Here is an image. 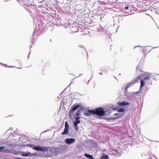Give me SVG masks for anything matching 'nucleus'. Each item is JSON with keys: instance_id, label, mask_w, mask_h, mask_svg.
I'll use <instances>...</instances> for the list:
<instances>
[{"instance_id": "nucleus-40", "label": "nucleus", "mask_w": 159, "mask_h": 159, "mask_svg": "<svg viewBox=\"0 0 159 159\" xmlns=\"http://www.w3.org/2000/svg\"><path fill=\"white\" fill-rule=\"evenodd\" d=\"M110 28H111L110 27H109L108 29H109Z\"/></svg>"}, {"instance_id": "nucleus-16", "label": "nucleus", "mask_w": 159, "mask_h": 159, "mask_svg": "<svg viewBox=\"0 0 159 159\" xmlns=\"http://www.w3.org/2000/svg\"><path fill=\"white\" fill-rule=\"evenodd\" d=\"M115 151L117 154V155H120V148H118L117 149H115Z\"/></svg>"}, {"instance_id": "nucleus-5", "label": "nucleus", "mask_w": 159, "mask_h": 159, "mask_svg": "<svg viewBox=\"0 0 159 159\" xmlns=\"http://www.w3.org/2000/svg\"><path fill=\"white\" fill-rule=\"evenodd\" d=\"M40 28V25L39 24H38V26H37V27L35 28L34 33L33 34V36L32 38H31V41L32 42V43L33 44V43L34 42L35 40V39L34 37V36L35 35V33H39V34L40 33V31H39V29Z\"/></svg>"}, {"instance_id": "nucleus-38", "label": "nucleus", "mask_w": 159, "mask_h": 159, "mask_svg": "<svg viewBox=\"0 0 159 159\" xmlns=\"http://www.w3.org/2000/svg\"><path fill=\"white\" fill-rule=\"evenodd\" d=\"M30 53H29V56H28V57H29V55H30Z\"/></svg>"}, {"instance_id": "nucleus-20", "label": "nucleus", "mask_w": 159, "mask_h": 159, "mask_svg": "<svg viewBox=\"0 0 159 159\" xmlns=\"http://www.w3.org/2000/svg\"><path fill=\"white\" fill-rule=\"evenodd\" d=\"M114 116L118 115V116L116 117V118H120L121 116V115L119 113H116L114 115Z\"/></svg>"}, {"instance_id": "nucleus-34", "label": "nucleus", "mask_w": 159, "mask_h": 159, "mask_svg": "<svg viewBox=\"0 0 159 159\" xmlns=\"http://www.w3.org/2000/svg\"><path fill=\"white\" fill-rule=\"evenodd\" d=\"M138 66H137V67H136V70H137L138 69Z\"/></svg>"}, {"instance_id": "nucleus-2", "label": "nucleus", "mask_w": 159, "mask_h": 159, "mask_svg": "<svg viewBox=\"0 0 159 159\" xmlns=\"http://www.w3.org/2000/svg\"><path fill=\"white\" fill-rule=\"evenodd\" d=\"M140 75H143V77H141L142 78L140 79L139 80H139H141L140 81V90L142 89L143 87L145 85V83L146 82L147 84L151 85L152 84V81L150 80V79L149 76L144 77V75H140Z\"/></svg>"}, {"instance_id": "nucleus-22", "label": "nucleus", "mask_w": 159, "mask_h": 159, "mask_svg": "<svg viewBox=\"0 0 159 159\" xmlns=\"http://www.w3.org/2000/svg\"><path fill=\"white\" fill-rule=\"evenodd\" d=\"M5 146H1L0 147V152L3 149L5 148Z\"/></svg>"}, {"instance_id": "nucleus-29", "label": "nucleus", "mask_w": 159, "mask_h": 159, "mask_svg": "<svg viewBox=\"0 0 159 159\" xmlns=\"http://www.w3.org/2000/svg\"><path fill=\"white\" fill-rule=\"evenodd\" d=\"M1 64H2V65L4 66H7V64H2V63H1Z\"/></svg>"}, {"instance_id": "nucleus-11", "label": "nucleus", "mask_w": 159, "mask_h": 159, "mask_svg": "<svg viewBox=\"0 0 159 159\" xmlns=\"http://www.w3.org/2000/svg\"><path fill=\"white\" fill-rule=\"evenodd\" d=\"M82 109L83 108L82 107L80 108V109L78 108L76 112L75 115L79 116L80 115V113H81V111Z\"/></svg>"}, {"instance_id": "nucleus-42", "label": "nucleus", "mask_w": 159, "mask_h": 159, "mask_svg": "<svg viewBox=\"0 0 159 159\" xmlns=\"http://www.w3.org/2000/svg\"><path fill=\"white\" fill-rule=\"evenodd\" d=\"M114 32L113 31H111V33H113Z\"/></svg>"}, {"instance_id": "nucleus-26", "label": "nucleus", "mask_w": 159, "mask_h": 159, "mask_svg": "<svg viewBox=\"0 0 159 159\" xmlns=\"http://www.w3.org/2000/svg\"><path fill=\"white\" fill-rule=\"evenodd\" d=\"M93 75H92L90 79L88 81V84L89 83V81L91 80V79L92 78H93Z\"/></svg>"}, {"instance_id": "nucleus-10", "label": "nucleus", "mask_w": 159, "mask_h": 159, "mask_svg": "<svg viewBox=\"0 0 159 159\" xmlns=\"http://www.w3.org/2000/svg\"><path fill=\"white\" fill-rule=\"evenodd\" d=\"M118 104V105L120 106H125L129 105V103L125 101H123L122 102H119Z\"/></svg>"}, {"instance_id": "nucleus-3", "label": "nucleus", "mask_w": 159, "mask_h": 159, "mask_svg": "<svg viewBox=\"0 0 159 159\" xmlns=\"http://www.w3.org/2000/svg\"><path fill=\"white\" fill-rule=\"evenodd\" d=\"M50 148L49 147L41 146L39 145H37L33 148V149L37 151L41 152H47Z\"/></svg>"}, {"instance_id": "nucleus-27", "label": "nucleus", "mask_w": 159, "mask_h": 159, "mask_svg": "<svg viewBox=\"0 0 159 159\" xmlns=\"http://www.w3.org/2000/svg\"><path fill=\"white\" fill-rule=\"evenodd\" d=\"M76 7H82V6H81L80 5L78 4L76 6Z\"/></svg>"}, {"instance_id": "nucleus-8", "label": "nucleus", "mask_w": 159, "mask_h": 159, "mask_svg": "<svg viewBox=\"0 0 159 159\" xmlns=\"http://www.w3.org/2000/svg\"><path fill=\"white\" fill-rule=\"evenodd\" d=\"M75 141V138H67L65 140V142L68 144H70L74 143Z\"/></svg>"}, {"instance_id": "nucleus-19", "label": "nucleus", "mask_w": 159, "mask_h": 159, "mask_svg": "<svg viewBox=\"0 0 159 159\" xmlns=\"http://www.w3.org/2000/svg\"><path fill=\"white\" fill-rule=\"evenodd\" d=\"M124 111L125 109L123 108H120L117 110V111L118 112H122Z\"/></svg>"}, {"instance_id": "nucleus-6", "label": "nucleus", "mask_w": 159, "mask_h": 159, "mask_svg": "<svg viewBox=\"0 0 159 159\" xmlns=\"http://www.w3.org/2000/svg\"><path fill=\"white\" fill-rule=\"evenodd\" d=\"M72 24L70 23L68 24V27L70 29V30L73 33H75L78 30V28H77V27L75 26V24H76L77 23L75 22H74Z\"/></svg>"}, {"instance_id": "nucleus-18", "label": "nucleus", "mask_w": 159, "mask_h": 159, "mask_svg": "<svg viewBox=\"0 0 159 159\" xmlns=\"http://www.w3.org/2000/svg\"><path fill=\"white\" fill-rule=\"evenodd\" d=\"M74 126L75 128V129L78 131V124L73 122Z\"/></svg>"}, {"instance_id": "nucleus-36", "label": "nucleus", "mask_w": 159, "mask_h": 159, "mask_svg": "<svg viewBox=\"0 0 159 159\" xmlns=\"http://www.w3.org/2000/svg\"><path fill=\"white\" fill-rule=\"evenodd\" d=\"M99 74H101V75H102V73H99Z\"/></svg>"}, {"instance_id": "nucleus-15", "label": "nucleus", "mask_w": 159, "mask_h": 159, "mask_svg": "<svg viewBox=\"0 0 159 159\" xmlns=\"http://www.w3.org/2000/svg\"><path fill=\"white\" fill-rule=\"evenodd\" d=\"M84 155L85 157L89 159H93V156L92 155L88 154L87 153H85Z\"/></svg>"}, {"instance_id": "nucleus-23", "label": "nucleus", "mask_w": 159, "mask_h": 159, "mask_svg": "<svg viewBox=\"0 0 159 159\" xmlns=\"http://www.w3.org/2000/svg\"><path fill=\"white\" fill-rule=\"evenodd\" d=\"M100 28L101 30L102 31V32H104L105 29L103 27H102L101 26H100Z\"/></svg>"}, {"instance_id": "nucleus-4", "label": "nucleus", "mask_w": 159, "mask_h": 159, "mask_svg": "<svg viewBox=\"0 0 159 159\" xmlns=\"http://www.w3.org/2000/svg\"><path fill=\"white\" fill-rule=\"evenodd\" d=\"M94 114L100 116H102L105 114V112L102 107H98L94 110Z\"/></svg>"}, {"instance_id": "nucleus-31", "label": "nucleus", "mask_w": 159, "mask_h": 159, "mask_svg": "<svg viewBox=\"0 0 159 159\" xmlns=\"http://www.w3.org/2000/svg\"><path fill=\"white\" fill-rule=\"evenodd\" d=\"M140 47V46L139 45V46H135V47L134 48H134H135L136 47Z\"/></svg>"}, {"instance_id": "nucleus-1", "label": "nucleus", "mask_w": 159, "mask_h": 159, "mask_svg": "<svg viewBox=\"0 0 159 159\" xmlns=\"http://www.w3.org/2000/svg\"><path fill=\"white\" fill-rule=\"evenodd\" d=\"M143 75H140L136 77L131 80L130 83H128L125 88V94L127 97V98L129 101H132L134 99L137 98V96H138V94L139 93L138 92H129L127 93V89L130 86L132 85L135 83L138 82L139 80L140 79H141V77H143Z\"/></svg>"}, {"instance_id": "nucleus-14", "label": "nucleus", "mask_w": 159, "mask_h": 159, "mask_svg": "<svg viewBox=\"0 0 159 159\" xmlns=\"http://www.w3.org/2000/svg\"><path fill=\"white\" fill-rule=\"evenodd\" d=\"M80 118V117L79 116H78L75 117V120L74 122L75 123H76L77 124H80V121L79 120V119Z\"/></svg>"}, {"instance_id": "nucleus-24", "label": "nucleus", "mask_w": 159, "mask_h": 159, "mask_svg": "<svg viewBox=\"0 0 159 159\" xmlns=\"http://www.w3.org/2000/svg\"><path fill=\"white\" fill-rule=\"evenodd\" d=\"M97 31H98V32H102V31L101 30V29L100 28V27L98 28V29Z\"/></svg>"}, {"instance_id": "nucleus-30", "label": "nucleus", "mask_w": 159, "mask_h": 159, "mask_svg": "<svg viewBox=\"0 0 159 159\" xmlns=\"http://www.w3.org/2000/svg\"><path fill=\"white\" fill-rule=\"evenodd\" d=\"M148 159H152V157H148Z\"/></svg>"}, {"instance_id": "nucleus-33", "label": "nucleus", "mask_w": 159, "mask_h": 159, "mask_svg": "<svg viewBox=\"0 0 159 159\" xmlns=\"http://www.w3.org/2000/svg\"><path fill=\"white\" fill-rule=\"evenodd\" d=\"M30 146V147H32V145H30V146Z\"/></svg>"}, {"instance_id": "nucleus-13", "label": "nucleus", "mask_w": 159, "mask_h": 159, "mask_svg": "<svg viewBox=\"0 0 159 159\" xmlns=\"http://www.w3.org/2000/svg\"><path fill=\"white\" fill-rule=\"evenodd\" d=\"M69 131V128H65L64 130V131L62 133V135H65L66 134H67L68 133Z\"/></svg>"}, {"instance_id": "nucleus-41", "label": "nucleus", "mask_w": 159, "mask_h": 159, "mask_svg": "<svg viewBox=\"0 0 159 159\" xmlns=\"http://www.w3.org/2000/svg\"><path fill=\"white\" fill-rule=\"evenodd\" d=\"M9 67H13V66H9Z\"/></svg>"}, {"instance_id": "nucleus-39", "label": "nucleus", "mask_w": 159, "mask_h": 159, "mask_svg": "<svg viewBox=\"0 0 159 159\" xmlns=\"http://www.w3.org/2000/svg\"><path fill=\"white\" fill-rule=\"evenodd\" d=\"M82 75V74H81L79 76H80V75Z\"/></svg>"}, {"instance_id": "nucleus-12", "label": "nucleus", "mask_w": 159, "mask_h": 159, "mask_svg": "<svg viewBox=\"0 0 159 159\" xmlns=\"http://www.w3.org/2000/svg\"><path fill=\"white\" fill-rule=\"evenodd\" d=\"M20 154H21V155H22L23 156H29L30 154V152H28L27 153H25V152H21L20 153Z\"/></svg>"}, {"instance_id": "nucleus-21", "label": "nucleus", "mask_w": 159, "mask_h": 159, "mask_svg": "<svg viewBox=\"0 0 159 159\" xmlns=\"http://www.w3.org/2000/svg\"><path fill=\"white\" fill-rule=\"evenodd\" d=\"M65 128H69V125L68 124L67 122V121L65 122Z\"/></svg>"}, {"instance_id": "nucleus-32", "label": "nucleus", "mask_w": 159, "mask_h": 159, "mask_svg": "<svg viewBox=\"0 0 159 159\" xmlns=\"http://www.w3.org/2000/svg\"><path fill=\"white\" fill-rule=\"evenodd\" d=\"M32 45V44H31V46H30V48H32V46H31ZM30 50H31L30 48Z\"/></svg>"}, {"instance_id": "nucleus-28", "label": "nucleus", "mask_w": 159, "mask_h": 159, "mask_svg": "<svg viewBox=\"0 0 159 159\" xmlns=\"http://www.w3.org/2000/svg\"><path fill=\"white\" fill-rule=\"evenodd\" d=\"M128 8H129V7H125V10H127V9H128Z\"/></svg>"}, {"instance_id": "nucleus-25", "label": "nucleus", "mask_w": 159, "mask_h": 159, "mask_svg": "<svg viewBox=\"0 0 159 159\" xmlns=\"http://www.w3.org/2000/svg\"><path fill=\"white\" fill-rule=\"evenodd\" d=\"M38 7H40V8H43V5H41L40 6L39 5Z\"/></svg>"}, {"instance_id": "nucleus-37", "label": "nucleus", "mask_w": 159, "mask_h": 159, "mask_svg": "<svg viewBox=\"0 0 159 159\" xmlns=\"http://www.w3.org/2000/svg\"><path fill=\"white\" fill-rule=\"evenodd\" d=\"M117 29H116V31L114 32L115 33H116L117 31Z\"/></svg>"}, {"instance_id": "nucleus-35", "label": "nucleus", "mask_w": 159, "mask_h": 159, "mask_svg": "<svg viewBox=\"0 0 159 159\" xmlns=\"http://www.w3.org/2000/svg\"><path fill=\"white\" fill-rule=\"evenodd\" d=\"M84 47V46H82V45H81V46H80V47H81V48H82V47Z\"/></svg>"}, {"instance_id": "nucleus-17", "label": "nucleus", "mask_w": 159, "mask_h": 159, "mask_svg": "<svg viewBox=\"0 0 159 159\" xmlns=\"http://www.w3.org/2000/svg\"><path fill=\"white\" fill-rule=\"evenodd\" d=\"M108 157H109L107 155H105L102 156L100 158V159H108Z\"/></svg>"}, {"instance_id": "nucleus-43", "label": "nucleus", "mask_w": 159, "mask_h": 159, "mask_svg": "<svg viewBox=\"0 0 159 159\" xmlns=\"http://www.w3.org/2000/svg\"><path fill=\"white\" fill-rule=\"evenodd\" d=\"M19 69H21L20 68H19Z\"/></svg>"}, {"instance_id": "nucleus-44", "label": "nucleus", "mask_w": 159, "mask_h": 159, "mask_svg": "<svg viewBox=\"0 0 159 159\" xmlns=\"http://www.w3.org/2000/svg\"><path fill=\"white\" fill-rule=\"evenodd\" d=\"M113 118L114 119V118H115V117H113Z\"/></svg>"}, {"instance_id": "nucleus-9", "label": "nucleus", "mask_w": 159, "mask_h": 159, "mask_svg": "<svg viewBox=\"0 0 159 159\" xmlns=\"http://www.w3.org/2000/svg\"><path fill=\"white\" fill-rule=\"evenodd\" d=\"M94 110H89L87 111V112L84 113V115L88 116L90 115V114H94Z\"/></svg>"}, {"instance_id": "nucleus-7", "label": "nucleus", "mask_w": 159, "mask_h": 159, "mask_svg": "<svg viewBox=\"0 0 159 159\" xmlns=\"http://www.w3.org/2000/svg\"><path fill=\"white\" fill-rule=\"evenodd\" d=\"M81 107L80 105H79V104L76 105H74L72 106L70 109V110L69 113L70 114H73L74 113L75 111L79 107L80 108Z\"/></svg>"}, {"instance_id": "nucleus-45", "label": "nucleus", "mask_w": 159, "mask_h": 159, "mask_svg": "<svg viewBox=\"0 0 159 159\" xmlns=\"http://www.w3.org/2000/svg\"><path fill=\"white\" fill-rule=\"evenodd\" d=\"M156 158V159H158L157 158Z\"/></svg>"}]
</instances>
